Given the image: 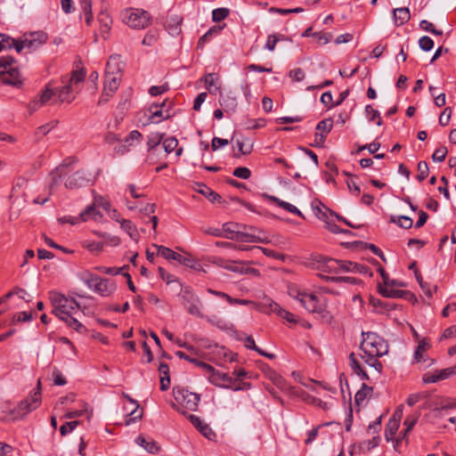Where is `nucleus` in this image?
<instances>
[{
	"instance_id": "obj_25",
	"label": "nucleus",
	"mask_w": 456,
	"mask_h": 456,
	"mask_svg": "<svg viewBox=\"0 0 456 456\" xmlns=\"http://www.w3.org/2000/svg\"><path fill=\"white\" fill-rule=\"evenodd\" d=\"M175 355L180 358V359H183L191 363H193L195 364L196 366L201 368L204 371L207 372V370H213V366L205 362H202V361H200L196 358H193V357H191L189 356L188 354H186L183 351H177L175 352Z\"/></svg>"
},
{
	"instance_id": "obj_1",
	"label": "nucleus",
	"mask_w": 456,
	"mask_h": 456,
	"mask_svg": "<svg viewBox=\"0 0 456 456\" xmlns=\"http://www.w3.org/2000/svg\"><path fill=\"white\" fill-rule=\"evenodd\" d=\"M85 77L86 72L83 69L74 70L70 75L62 76L60 86L53 88L47 86L39 95L38 99L33 101L31 110L37 111L39 107L46 104H69L75 100Z\"/></svg>"
},
{
	"instance_id": "obj_26",
	"label": "nucleus",
	"mask_w": 456,
	"mask_h": 456,
	"mask_svg": "<svg viewBox=\"0 0 456 456\" xmlns=\"http://www.w3.org/2000/svg\"><path fill=\"white\" fill-rule=\"evenodd\" d=\"M197 191L204 195L212 203H220L222 200V197L218 193L211 190L204 183L199 184V189H197Z\"/></svg>"
},
{
	"instance_id": "obj_57",
	"label": "nucleus",
	"mask_w": 456,
	"mask_h": 456,
	"mask_svg": "<svg viewBox=\"0 0 456 456\" xmlns=\"http://www.w3.org/2000/svg\"><path fill=\"white\" fill-rule=\"evenodd\" d=\"M126 266H123L120 268L118 267H106V266H96L94 269L97 270L100 273L109 274V275H118L121 273L123 269H125Z\"/></svg>"
},
{
	"instance_id": "obj_50",
	"label": "nucleus",
	"mask_w": 456,
	"mask_h": 456,
	"mask_svg": "<svg viewBox=\"0 0 456 456\" xmlns=\"http://www.w3.org/2000/svg\"><path fill=\"white\" fill-rule=\"evenodd\" d=\"M83 408L80 410L68 411L64 414L65 419H74L77 417L83 416L86 412L88 411V404L86 403H82Z\"/></svg>"
},
{
	"instance_id": "obj_52",
	"label": "nucleus",
	"mask_w": 456,
	"mask_h": 456,
	"mask_svg": "<svg viewBox=\"0 0 456 456\" xmlns=\"http://www.w3.org/2000/svg\"><path fill=\"white\" fill-rule=\"evenodd\" d=\"M448 150L445 146L438 147L435 150L432 155V159L435 162H443L445 159Z\"/></svg>"
},
{
	"instance_id": "obj_35",
	"label": "nucleus",
	"mask_w": 456,
	"mask_h": 456,
	"mask_svg": "<svg viewBox=\"0 0 456 456\" xmlns=\"http://www.w3.org/2000/svg\"><path fill=\"white\" fill-rule=\"evenodd\" d=\"M325 264V271L329 273H338L342 272V260H337L333 258L322 257Z\"/></svg>"
},
{
	"instance_id": "obj_15",
	"label": "nucleus",
	"mask_w": 456,
	"mask_h": 456,
	"mask_svg": "<svg viewBox=\"0 0 456 456\" xmlns=\"http://www.w3.org/2000/svg\"><path fill=\"white\" fill-rule=\"evenodd\" d=\"M0 82L4 85H10L19 87L22 85L20 74L17 67L8 70L0 71Z\"/></svg>"
},
{
	"instance_id": "obj_4",
	"label": "nucleus",
	"mask_w": 456,
	"mask_h": 456,
	"mask_svg": "<svg viewBox=\"0 0 456 456\" xmlns=\"http://www.w3.org/2000/svg\"><path fill=\"white\" fill-rule=\"evenodd\" d=\"M360 348L364 355L381 357L388 353L387 342L376 332H362Z\"/></svg>"
},
{
	"instance_id": "obj_23",
	"label": "nucleus",
	"mask_w": 456,
	"mask_h": 456,
	"mask_svg": "<svg viewBox=\"0 0 456 456\" xmlns=\"http://www.w3.org/2000/svg\"><path fill=\"white\" fill-rule=\"evenodd\" d=\"M393 19L396 26H403L411 19V13L408 7L395 8L393 11Z\"/></svg>"
},
{
	"instance_id": "obj_30",
	"label": "nucleus",
	"mask_w": 456,
	"mask_h": 456,
	"mask_svg": "<svg viewBox=\"0 0 456 456\" xmlns=\"http://www.w3.org/2000/svg\"><path fill=\"white\" fill-rule=\"evenodd\" d=\"M266 124V120L263 118H246L245 120L240 122V126L247 130L250 129H258L260 127H264Z\"/></svg>"
},
{
	"instance_id": "obj_12",
	"label": "nucleus",
	"mask_w": 456,
	"mask_h": 456,
	"mask_svg": "<svg viewBox=\"0 0 456 456\" xmlns=\"http://www.w3.org/2000/svg\"><path fill=\"white\" fill-rule=\"evenodd\" d=\"M333 119L329 117L327 118H324L321 120L315 127V133H314V140L312 146L317 147V148H323L324 143L326 141V138L328 134L330 133L332 127H333Z\"/></svg>"
},
{
	"instance_id": "obj_54",
	"label": "nucleus",
	"mask_w": 456,
	"mask_h": 456,
	"mask_svg": "<svg viewBox=\"0 0 456 456\" xmlns=\"http://www.w3.org/2000/svg\"><path fill=\"white\" fill-rule=\"evenodd\" d=\"M269 12L272 13H279V14L286 15V14H289V13H300V12H304V9L302 7H296V8H292V9L271 7L269 9Z\"/></svg>"
},
{
	"instance_id": "obj_43",
	"label": "nucleus",
	"mask_w": 456,
	"mask_h": 456,
	"mask_svg": "<svg viewBox=\"0 0 456 456\" xmlns=\"http://www.w3.org/2000/svg\"><path fill=\"white\" fill-rule=\"evenodd\" d=\"M230 13L228 8H216L212 12V20L215 22H220L226 19Z\"/></svg>"
},
{
	"instance_id": "obj_10",
	"label": "nucleus",
	"mask_w": 456,
	"mask_h": 456,
	"mask_svg": "<svg viewBox=\"0 0 456 456\" xmlns=\"http://www.w3.org/2000/svg\"><path fill=\"white\" fill-rule=\"evenodd\" d=\"M95 181V175L86 169H78L71 174L65 182V187L69 190H76L91 185Z\"/></svg>"
},
{
	"instance_id": "obj_44",
	"label": "nucleus",
	"mask_w": 456,
	"mask_h": 456,
	"mask_svg": "<svg viewBox=\"0 0 456 456\" xmlns=\"http://www.w3.org/2000/svg\"><path fill=\"white\" fill-rule=\"evenodd\" d=\"M418 175L417 179L419 182L424 181L429 173V167L426 161H419L417 166Z\"/></svg>"
},
{
	"instance_id": "obj_22",
	"label": "nucleus",
	"mask_w": 456,
	"mask_h": 456,
	"mask_svg": "<svg viewBox=\"0 0 456 456\" xmlns=\"http://www.w3.org/2000/svg\"><path fill=\"white\" fill-rule=\"evenodd\" d=\"M121 76H106L105 75V82H104V95L112 96L113 94L117 91L119 86Z\"/></svg>"
},
{
	"instance_id": "obj_7",
	"label": "nucleus",
	"mask_w": 456,
	"mask_h": 456,
	"mask_svg": "<svg viewBox=\"0 0 456 456\" xmlns=\"http://www.w3.org/2000/svg\"><path fill=\"white\" fill-rule=\"evenodd\" d=\"M301 305L309 313L318 314L322 318L329 315L327 311V299L322 297H317L313 293H306L303 296Z\"/></svg>"
},
{
	"instance_id": "obj_39",
	"label": "nucleus",
	"mask_w": 456,
	"mask_h": 456,
	"mask_svg": "<svg viewBox=\"0 0 456 456\" xmlns=\"http://www.w3.org/2000/svg\"><path fill=\"white\" fill-rule=\"evenodd\" d=\"M400 423L395 419H389L385 430V436L387 441L392 440L399 428Z\"/></svg>"
},
{
	"instance_id": "obj_33",
	"label": "nucleus",
	"mask_w": 456,
	"mask_h": 456,
	"mask_svg": "<svg viewBox=\"0 0 456 456\" xmlns=\"http://www.w3.org/2000/svg\"><path fill=\"white\" fill-rule=\"evenodd\" d=\"M321 279H322L325 281H331V282H346L353 285H355L358 283V279L354 277H349V276H328L323 274H319Z\"/></svg>"
},
{
	"instance_id": "obj_32",
	"label": "nucleus",
	"mask_w": 456,
	"mask_h": 456,
	"mask_svg": "<svg viewBox=\"0 0 456 456\" xmlns=\"http://www.w3.org/2000/svg\"><path fill=\"white\" fill-rule=\"evenodd\" d=\"M172 102L164 101L161 103H152L150 107L151 114H163V112H169L171 110Z\"/></svg>"
},
{
	"instance_id": "obj_40",
	"label": "nucleus",
	"mask_w": 456,
	"mask_h": 456,
	"mask_svg": "<svg viewBox=\"0 0 456 456\" xmlns=\"http://www.w3.org/2000/svg\"><path fill=\"white\" fill-rule=\"evenodd\" d=\"M35 46V40L25 39L23 41L13 40L12 43V48H14L17 53H20L24 48L32 50Z\"/></svg>"
},
{
	"instance_id": "obj_41",
	"label": "nucleus",
	"mask_w": 456,
	"mask_h": 456,
	"mask_svg": "<svg viewBox=\"0 0 456 456\" xmlns=\"http://www.w3.org/2000/svg\"><path fill=\"white\" fill-rule=\"evenodd\" d=\"M372 391V387L367 386L365 383H362V388L358 390L354 395V403L357 405H360L367 397V395Z\"/></svg>"
},
{
	"instance_id": "obj_45",
	"label": "nucleus",
	"mask_w": 456,
	"mask_h": 456,
	"mask_svg": "<svg viewBox=\"0 0 456 456\" xmlns=\"http://www.w3.org/2000/svg\"><path fill=\"white\" fill-rule=\"evenodd\" d=\"M362 359L364 360L365 363H367L369 366L374 368L378 372L382 371L383 365L382 363L378 360V356H370V355H362Z\"/></svg>"
},
{
	"instance_id": "obj_6",
	"label": "nucleus",
	"mask_w": 456,
	"mask_h": 456,
	"mask_svg": "<svg viewBox=\"0 0 456 456\" xmlns=\"http://www.w3.org/2000/svg\"><path fill=\"white\" fill-rule=\"evenodd\" d=\"M122 20L134 29H143L150 26L151 16L143 9L126 8L121 12Z\"/></svg>"
},
{
	"instance_id": "obj_36",
	"label": "nucleus",
	"mask_w": 456,
	"mask_h": 456,
	"mask_svg": "<svg viewBox=\"0 0 456 456\" xmlns=\"http://www.w3.org/2000/svg\"><path fill=\"white\" fill-rule=\"evenodd\" d=\"M390 223L396 224L398 226L403 229H410L413 224L412 219L407 216H391Z\"/></svg>"
},
{
	"instance_id": "obj_17",
	"label": "nucleus",
	"mask_w": 456,
	"mask_h": 456,
	"mask_svg": "<svg viewBox=\"0 0 456 456\" xmlns=\"http://www.w3.org/2000/svg\"><path fill=\"white\" fill-rule=\"evenodd\" d=\"M122 72V61H120V55H111L107 61L105 75L106 76H121Z\"/></svg>"
},
{
	"instance_id": "obj_64",
	"label": "nucleus",
	"mask_w": 456,
	"mask_h": 456,
	"mask_svg": "<svg viewBox=\"0 0 456 456\" xmlns=\"http://www.w3.org/2000/svg\"><path fill=\"white\" fill-rule=\"evenodd\" d=\"M168 89H169V87H168L167 84H165V85H162V86H152L149 89V94L151 96H158V95H160V94H164Z\"/></svg>"
},
{
	"instance_id": "obj_38",
	"label": "nucleus",
	"mask_w": 456,
	"mask_h": 456,
	"mask_svg": "<svg viewBox=\"0 0 456 456\" xmlns=\"http://www.w3.org/2000/svg\"><path fill=\"white\" fill-rule=\"evenodd\" d=\"M163 138H164V134H162V133H151L148 136V140H147L148 151H150L155 149L158 145H159L162 142Z\"/></svg>"
},
{
	"instance_id": "obj_24",
	"label": "nucleus",
	"mask_w": 456,
	"mask_h": 456,
	"mask_svg": "<svg viewBox=\"0 0 456 456\" xmlns=\"http://www.w3.org/2000/svg\"><path fill=\"white\" fill-rule=\"evenodd\" d=\"M243 227L247 228L246 225L240 224L238 223H225L222 226V231L224 232V235H223V238L228 239V240H236V238H239L237 236V233L240 232L238 229Z\"/></svg>"
},
{
	"instance_id": "obj_34",
	"label": "nucleus",
	"mask_w": 456,
	"mask_h": 456,
	"mask_svg": "<svg viewBox=\"0 0 456 456\" xmlns=\"http://www.w3.org/2000/svg\"><path fill=\"white\" fill-rule=\"evenodd\" d=\"M349 362L350 366L353 370L361 377L362 379H369L368 374L362 369L360 362L356 360L354 354L351 353L349 354Z\"/></svg>"
},
{
	"instance_id": "obj_19",
	"label": "nucleus",
	"mask_w": 456,
	"mask_h": 456,
	"mask_svg": "<svg viewBox=\"0 0 456 456\" xmlns=\"http://www.w3.org/2000/svg\"><path fill=\"white\" fill-rule=\"evenodd\" d=\"M135 443L138 445L143 447L144 450L149 453L155 454L158 453L160 450V446L159 445V444L151 437H144L142 436H139L136 437Z\"/></svg>"
},
{
	"instance_id": "obj_51",
	"label": "nucleus",
	"mask_w": 456,
	"mask_h": 456,
	"mask_svg": "<svg viewBox=\"0 0 456 456\" xmlns=\"http://www.w3.org/2000/svg\"><path fill=\"white\" fill-rule=\"evenodd\" d=\"M419 45L424 52H429L434 47V41L428 36H423L419 40Z\"/></svg>"
},
{
	"instance_id": "obj_37",
	"label": "nucleus",
	"mask_w": 456,
	"mask_h": 456,
	"mask_svg": "<svg viewBox=\"0 0 456 456\" xmlns=\"http://www.w3.org/2000/svg\"><path fill=\"white\" fill-rule=\"evenodd\" d=\"M237 236L239 238H236L235 240H240V241H244V242H252V243L266 242V240L265 239L261 238L260 236L253 234V233H249V232H243L240 231L237 233Z\"/></svg>"
},
{
	"instance_id": "obj_31",
	"label": "nucleus",
	"mask_w": 456,
	"mask_h": 456,
	"mask_svg": "<svg viewBox=\"0 0 456 456\" xmlns=\"http://www.w3.org/2000/svg\"><path fill=\"white\" fill-rule=\"evenodd\" d=\"M271 200L273 201L276 205H278L279 207L282 208L283 209L289 211V213H292L294 215H297L300 217H304L302 212L294 205L287 202V201H283L276 197H271Z\"/></svg>"
},
{
	"instance_id": "obj_29",
	"label": "nucleus",
	"mask_w": 456,
	"mask_h": 456,
	"mask_svg": "<svg viewBox=\"0 0 456 456\" xmlns=\"http://www.w3.org/2000/svg\"><path fill=\"white\" fill-rule=\"evenodd\" d=\"M98 21L101 25V28H100L101 33L102 35L108 34L110 30V26L112 23V20H111L110 16L107 12L102 11L98 14Z\"/></svg>"
},
{
	"instance_id": "obj_16",
	"label": "nucleus",
	"mask_w": 456,
	"mask_h": 456,
	"mask_svg": "<svg viewBox=\"0 0 456 456\" xmlns=\"http://www.w3.org/2000/svg\"><path fill=\"white\" fill-rule=\"evenodd\" d=\"M453 375V371L450 370L449 368L435 370L433 373L428 372L423 375L422 380L426 384L436 383L440 380L448 379Z\"/></svg>"
},
{
	"instance_id": "obj_58",
	"label": "nucleus",
	"mask_w": 456,
	"mask_h": 456,
	"mask_svg": "<svg viewBox=\"0 0 456 456\" xmlns=\"http://www.w3.org/2000/svg\"><path fill=\"white\" fill-rule=\"evenodd\" d=\"M78 425H79V421H77V420L65 422L60 428V433L61 436H66L69 433L72 432Z\"/></svg>"
},
{
	"instance_id": "obj_13",
	"label": "nucleus",
	"mask_w": 456,
	"mask_h": 456,
	"mask_svg": "<svg viewBox=\"0 0 456 456\" xmlns=\"http://www.w3.org/2000/svg\"><path fill=\"white\" fill-rule=\"evenodd\" d=\"M206 373L208 374V381L216 387L231 389L232 385L234 383V379L227 373L221 372L214 367L212 370H207Z\"/></svg>"
},
{
	"instance_id": "obj_20",
	"label": "nucleus",
	"mask_w": 456,
	"mask_h": 456,
	"mask_svg": "<svg viewBox=\"0 0 456 456\" xmlns=\"http://www.w3.org/2000/svg\"><path fill=\"white\" fill-rule=\"evenodd\" d=\"M379 292L383 297L389 298H403L407 297V296L413 297V294H411L410 291L391 289L386 285L384 287L379 285Z\"/></svg>"
},
{
	"instance_id": "obj_60",
	"label": "nucleus",
	"mask_w": 456,
	"mask_h": 456,
	"mask_svg": "<svg viewBox=\"0 0 456 456\" xmlns=\"http://www.w3.org/2000/svg\"><path fill=\"white\" fill-rule=\"evenodd\" d=\"M321 102L325 107L328 108V110H330L332 107L336 106L335 101H333V96L330 91L322 94Z\"/></svg>"
},
{
	"instance_id": "obj_53",
	"label": "nucleus",
	"mask_w": 456,
	"mask_h": 456,
	"mask_svg": "<svg viewBox=\"0 0 456 456\" xmlns=\"http://www.w3.org/2000/svg\"><path fill=\"white\" fill-rule=\"evenodd\" d=\"M280 39H284V36L283 35L276 36L274 34L269 35L267 37V40L265 43V48L271 52L274 51L276 44L278 43V41Z\"/></svg>"
},
{
	"instance_id": "obj_42",
	"label": "nucleus",
	"mask_w": 456,
	"mask_h": 456,
	"mask_svg": "<svg viewBox=\"0 0 456 456\" xmlns=\"http://www.w3.org/2000/svg\"><path fill=\"white\" fill-rule=\"evenodd\" d=\"M61 176H62V170H61V167H56L54 170H53L50 175V189H53L55 186L59 185L61 182Z\"/></svg>"
},
{
	"instance_id": "obj_2",
	"label": "nucleus",
	"mask_w": 456,
	"mask_h": 456,
	"mask_svg": "<svg viewBox=\"0 0 456 456\" xmlns=\"http://www.w3.org/2000/svg\"><path fill=\"white\" fill-rule=\"evenodd\" d=\"M50 300L53 307L52 310L53 314L78 333L83 334L86 332V328L70 314L69 297L56 291H51Z\"/></svg>"
},
{
	"instance_id": "obj_62",
	"label": "nucleus",
	"mask_w": 456,
	"mask_h": 456,
	"mask_svg": "<svg viewBox=\"0 0 456 456\" xmlns=\"http://www.w3.org/2000/svg\"><path fill=\"white\" fill-rule=\"evenodd\" d=\"M233 175L240 179H248L251 175V171L245 167H239L233 170Z\"/></svg>"
},
{
	"instance_id": "obj_63",
	"label": "nucleus",
	"mask_w": 456,
	"mask_h": 456,
	"mask_svg": "<svg viewBox=\"0 0 456 456\" xmlns=\"http://www.w3.org/2000/svg\"><path fill=\"white\" fill-rule=\"evenodd\" d=\"M302 118L300 116H282L275 119L277 124H291L300 122Z\"/></svg>"
},
{
	"instance_id": "obj_3",
	"label": "nucleus",
	"mask_w": 456,
	"mask_h": 456,
	"mask_svg": "<svg viewBox=\"0 0 456 456\" xmlns=\"http://www.w3.org/2000/svg\"><path fill=\"white\" fill-rule=\"evenodd\" d=\"M78 278L90 289L102 297H110L117 289L115 281L102 278L87 271L80 273L78 274Z\"/></svg>"
},
{
	"instance_id": "obj_46",
	"label": "nucleus",
	"mask_w": 456,
	"mask_h": 456,
	"mask_svg": "<svg viewBox=\"0 0 456 456\" xmlns=\"http://www.w3.org/2000/svg\"><path fill=\"white\" fill-rule=\"evenodd\" d=\"M419 28L425 31H428L435 36H442L443 31L435 28L434 24L427 20H422L419 22Z\"/></svg>"
},
{
	"instance_id": "obj_5",
	"label": "nucleus",
	"mask_w": 456,
	"mask_h": 456,
	"mask_svg": "<svg viewBox=\"0 0 456 456\" xmlns=\"http://www.w3.org/2000/svg\"><path fill=\"white\" fill-rule=\"evenodd\" d=\"M41 403V381L38 380L37 387L24 400L11 411L10 418L12 420L22 419L28 413L37 409Z\"/></svg>"
},
{
	"instance_id": "obj_18",
	"label": "nucleus",
	"mask_w": 456,
	"mask_h": 456,
	"mask_svg": "<svg viewBox=\"0 0 456 456\" xmlns=\"http://www.w3.org/2000/svg\"><path fill=\"white\" fill-rule=\"evenodd\" d=\"M183 18L176 14H169L165 22L166 28L171 36H177L181 32Z\"/></svg>"
},
{
	"instance_id": "obj_56",
	"label": "nucleus",
	"mask_w": 456,
	"mask_h": 456,
	"mask_svg": "<svg viewBox=\"0 0 456 456\" xmlns=\"http://www.w3.org/2000/svg\"><path fill=\"white\" fill-rule=\"evenodd\" d=\"M325 227L330 232H331L332 233H335V234H338V233L351 234L352 233L351 231L342 229L331 221H325Z\"/></svg>"
},
{
	"instance_id": "obj_8",
	"label": "nucleus",
	"mask_w": 456,
	"mask_h": 456,
	"mask_svg": "<svg viewBox=\"0 0 456 456\" xmlns=\"http://www.w3.org/2000/svg\"><path fill=\"white\" fill-rule=\"evenodd\" d=\"M173 395L176 403L192 411L197 410L200 400L199 394L176 387L173 388Z\"/></svg>"
},
{
	"instance_id": "obj_55",
	"label": "nucleus",
	"mask_w": 456,
	"mask_h": 456,
	"mask_svg": "<svg viewBox=\"0 0 456 456\" xmlns=\"http://www.w3.org/2000/svg\"><path fill=\"white\" fill-rule=\"evenodd\" d=\"M17 61L12 56H1L0 57V68L4 69V70L11 69V68H14L13 66Z\"/></svg>"
},
{
	"instance_id": "obj_27",
	"label": "nucleus",
	"mask_w": 456,
	"mask_h": 456,
	"mask_svg": "<svg viewBox=\"0 0 456 456\" xmlns=\"http://www.w3.org/2000/svg\"><path fill=\"white\" fill-rule=\"evenodd\" d=\"M117 221L120 224V227L130 236L131 239L134 240H138V232L136 226L127 219H117Z\"/></svg>"
},
{
	"instance_id": "obj_28",
	"label": "nucleus",
	"mask_w": 456,
	"mask_h": 456,
	"mask_svg": "<svg viewBox=\"0 0 456 456\" xmlns=\"http://www.w3.org/2000/svg\"><path fill=\"white\" fill-rule=\"evenodd\" d=\"M270 309L273 312L276 313L280 317L287 320L289 322H297V320L295 319L294 315L290 312L283 309L279 304L272 302L270 304Z\"/></svg>"
},
{
	"instance_id": "obj_49",
	"label": "nucleus",
	"mask_w": 456,
	"mask_h": 456,
	"mask_svg": "<svg viewBox=\"0 0 456 456\" xmlns=\"http://www.w3.org/2000/svg\"><path fill=\"white\" fill-rule=\"evenodd\" d=\"M289 295L297 299L300 304L302 303L303 296L306 295V292L301 291L296 285H289L288 287Z\"/></svg>"
},
{
	"instance_id": "obj_61",
	"label": "nucleus",
	"mask_w": 456,
	"mask_h": 456,
	"mask_svg": "<svg viewBox=\"0 0 456 456\" xmlns=\"http://www.w3.org/2000/svg\"><path fill=\"white\" fill-rule=\"evenodd\" d=\"M142 138V135L137 130H133L129 133V134L125 138V142L128 144V146H132L134 142H139Z\"/></svg>"
},
{
	"instance_id": "obj_11",
	"label": "nucleus",
	"mask_w": 456,
	"mask_h": 456,
	"mask_svg": "<svg viewBox=\"0 0 456 456\" xmlns=\"http://www.w3.org/2000/svg\"><path fill=\"white\" fill-rule=\"evenodd\" d=\"M153 247L157 248L158 256H160L167 260H175L184 266L196 269L197 262L190 255H180L177 252L174 251L173 249L165 246L153 244Z\"/></svg>"
},
{
	"instance_id": "obj_59",
	"label": "nucleus",
	"mask_w": 456,
	"mask_h": 456,
	"mask_svg": "<svg viewBox=\"0 0 456 456\" xmlns=\"http://www.w3.org/2000/svg\"><path fill=\"white\" fill-rule=\"evenodd\" d=\"M13 38L6 34L0 33V52L2 50H10L12 49V43L13 42Z\"/></svg>"
},
{
	"instance_id": "obj_47",
	"label": "nucleus",
	"mask_w": 456,
	"mask_h": 456,
	"mask_svg": "<svg viewBox=\"0 0 456 456\" xmlns=\"http://www.w3.org/2000/svg\"><path fill=\"white\" fill-rule=\"evenodd\" d=\"M419 417V413H415L410 416H407L403 424L406 427L403 434V437L407 436V434L413 428L415 424L417 423Z\"/></svg>"
},
{
	"instance_id": "obj_21",
	"label": "nucleus",
	"mask_w": 456,
	"mask_h": 456,
	"mask_svg": "<svg viewBox=\"0 0 456 456\" xmlns=\"http://www.w3.org/2000/svg\"><path fill=\"white\" fill-rule=\"evenodd\" d=\"M102 217L100 211L94 205L87 206L86 208L82 211L78 216H76L77 221L86 222L89 220L97 221Z\"/></svg>"
},
{
	"instance_id": "obj_48",
	"label": "nucleus",
	"mask_w": 456,
	"mask_h": 456,
	"mask_svg": "<svg viewBox=\"0 0 456 456\" xmlns=\"http://www.w3.org/2000/svg\"><path fill=\"white\" fill-rule=\"evenodd\" d=\"M163 148L167 153L174 151L178 146V141L175 137L171 136L162 141Z\"/></svg>"
},
{
	"instance_id": "obj_9",
	"label": "nucleus",
	"mask_w": 456,
	"mask_h": 456,
	"mask_svg": "<svg viewBox=\"0 0 456 456\" xmlns=\"http://www.w3.org/2000/svg\"><path fill=\"white\" fill-rule=\"evenodd\" d=\"M179 296L182 300V304L190 314L199 318L204 317V314L201 312V301L190 288L187 287L183 289Z\"/></svg>"
},
{
	"instance_id": "obj_14",
	"label": "nucleus",
	"mask_w": 456,
	"mask_h": 456,
	"mask_svg": "<svg viewBox=\"0 0 456 456\" xmlns=\"http://www.w3.org/2000/svg\"><path fill=\"white\" fill-rule=\"evenodd\" d=\"M232 142H234V148H237L238 151L234 152V158H240L242 155H248L253 151V142L234 132L232 137Z\"/></svg>"
}]
</instances>
